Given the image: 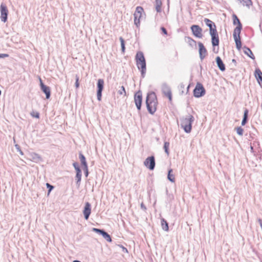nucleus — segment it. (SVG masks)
Here are the masks:
<instances>
[{"instance_id":"nucleus-34","label":"nucleus","mask_w":262,"mask_h":262,"mask_svg":"<svg viewBox=\"0 0 262 262\" xmlns=\"http://www.w3.org/2000/svg\"><path fill=\"white\" fill-rule=\"evenodd\" d=\"M92 231L102 235L105 230H104L103 229H98V228H93L92 229Z\"/></svg>"},{"instance_id":"nucleus-36","label":"nucleus","mask_w":262,"mask_h":262,"mask_svg":"<svg viewBox=\"0 0 262 262\" xmlns=\"http://www.w3.org/2000/svg\"><path fill=\"white\" fill-rule=\"evenodd\" d=\"M46 186L48 189V194H49L51 192V191L53 189L54 186L48 183H46Z\"/></svg>"},{"instance_id":"nucleus-40","label":"nucleus","mask_w":262,"mask_h":262,"mask_svg":"<svg viewBox=\"0 0 262 262\" xmlns=\"http://www.w3.org/2000/svg\"><path fill=\"white\" fill-rule=\"evenodd\" d=\"M15 147H16V148L17 149V151H18L19 152V153L21 154V155H23V151L21 150L20 149V146L18 145V144H16L15 145Z\"/></svg>"},{"instance_id":"nucleus-21","label":"nucleus","mask_w":262,"mask_h":262,"mask_svg":"<svg viewBox=\"0 0 262 262\" xmlns=\"http://www.w3.org/2000/svg\"><path fill=\"white\" fill-rule=\"evenodd\" d=\"M79 158L83 167L88 166L85 157L81 152L79 153Z\"/></svg>"},{"instance_id":"nucleus-22","label":"nucleus","mask_w":262,"mask_h":262,"mask_svg":"<svg viewBox=\"0 0 262 262\" xmlns=\"http://www.w3.org/2000/svg\"><path fill=\"white\" fill-rule=\"evenodd\" d=\"M161 226L162 229L165 231H168L169 230L168 224L167 221L163 218L161 220Z\"/></svg>"},{"instance_id":"nucleus-25","label":"nucleus","mask_w":262,"mask_h":262,"mask_svg":"<svg viewBox=\"0 0 262 262\" xmlns=\"http://www.w3.org/2000/svg\"><path fill=\"white\" fill-rule=\"evenodd\" d=\"M81 177H82V173L76 174V176H75L76 184L78 187H79L80 185Z\"/></svg>"},{"instance_id":"nucleus-16","label":"nucleus","mask_w":262,"mask_h":262,"mask_svg":"<svg viewBox=\"0 0 262 262\" xmlns=\"http://www.w3.org/2000/svg\"><path fill=\"white\" fill-rule=\"evenodd\" d=\"M158 103V100L156 93L154 92H151L148 93L146 98V103Z\"/></svg>"},{"instance_id":"nucleus-17","label":"nucleus","mask_w":262,"mask_h":262,"mask_svg":"<svg viewBox=\"0 0 262 262\" xmlns=\"http://www.w3.org/2000/svg\"><path fill=\"white\" fill-rule=\"evenodd\" d=\"M147 109L149 113H150L151 115L154 114V113L156 112L157 110V106L158 105V103H146Z\"/></svg>"},{"instance_id":"nucleus-20","label":"nucleus","mask_w":262,"mask_h":262,"mask_svg":"<svg viewBox=\"0 0 262 262\" xmlns=\"http://www.w3.org/2000/svg\"><path fill=\"white\" fill-rule=\"evenodd\" d=\"M249 111L248 109H245L244 113V116L242 121L241 125L244 126L248 121Z\"/></svg>"},{"instance_id":"nucleus-32","label":"nucleus","mask_w":262,"mask_h":262,"mask_svg":"<svg viewBox=\"0 0 262 262\" xmlns=\"http://www.w3.org/2000/svg\"><path fill=\"white\" fill-rule=\"evenodd\" d=\"M119 40L121 42V51L122 52H124L125 50V42H124V39L122 38V37H120Z\"/></svg>"},{"instance_id":"nucleus-26","label":"nucleus","mask_w":262,"mask_h":262,"mask_svg":"<svg viewBox=\"0 0 262 262\" xmlns=\"http://www.w3.org/2000/svg\"><path fill=\"white\" fill-rule=\"evenodd\" d=\"M162 4L161 0H156V9L157 12H161Z\"/></svg>"},{"instance_id":"nucleus-13","label":"nucleus","mask_w":262,"mask_h":262,"mask_svg":"<svg viewBox=\"0 0 262 262\" xmlns=\"http://www.w3.org/2000/svg\"><path fill=\"white\" fill-rule=\"evenodd\" d=\"M198 46L200 58L202 61L207 55V51L201 42H198Z\"/></svg>"},{"instance_id":"nucleus-51","label":"nucleus","mask_w":262,"mask_h":262,"mask_svg":"<svg viewBox=\"0 0 262 262\" xmlns=\"http://www.w3.org/2000/svg\"><path fill=\"white\" fill-rule=\"evenodd\" d=\"M189 85H188V86H187V92L188 91V89H189Z\"/></svg>"},{"instance_id":"nucleus-46","label":"nucleus","mask_w":262,"mask_h":262,"mask_svg":"<svg viewBox=\"0 0 262 262\" xmlns=\"http://www.w3.org/2000/svg\"><path fill=\"white\" fill-rule=\"evenodd\" d=\"M232 62L234 63L235 67L236 66L237 62H236V60L235 59H233L232 60Z\"/></svg>"},{"instance_id":"nucleus-6","label":"nucleus","mask_w":262,"mask_h":262,"mask_svg":"<svg viewBox=\"0 0 262 262\" xmlns=\"http://www.w3.org/2000/svg\"><path fill=\"white\" fill-rule=\"evenodd\" d=\"M144 12L143 8L141 6H138L136 8V10L134 14V24L137 27L140 26V19L142 16V13Z\"/></svg>"},{"instance_id":"nucleus-38","label":"nucleus","mask_w":262,"mask_h":262,"mask_svg":"<svg viewBox=\"0 0 262 262\" xmlns=\"http://www.w3.org/2000/svg\"><path fill=\"white\" fill-rule=\"evenodd\" d=\"M31 115L33 117H35L36 118H39V113L38 112H33L32 113H31Z\"/></svg>"},{"instance_id":"nucleus-11","label":"nucleus","mask_w":262,"mask_h":262,"mask_svg":"<svg viewBox=\"0 0 262 262\" xmlns=\"http://www.w3.org/2000/svg\"><path fill=\"white\" fill-rule=\"evenodd\" d=\"M191 30L192 32L193 35L199 38H202L203 37L202 29L196 25H193L191 26Z\"/></svg>"},{"instance_id":"nucleus-8","label":"nucleus","mask_w":262,"mask_h":262,"mask_svg":"<svg viewBox=\"0 0 262 262\" xmlns=\"http://www.w3.org/2000/svg\"><path fill=\"white\" fill-rule=\"evenodd\" d=\"M144 165L149 170H154L156 165L155 157L154 156L148 157L144 161Z\"/></svg>"},{"instance_id":"nucleus-15","label":"nucleus","mask_w":262,"mask_h":262,"mask_svg":"<svg viewBox=\"0 0 262 262\" xmlns=\"http://www.w3.org/2000/svg\"><path fill=\"white\" fill-rule=\"evenodd\" d=\"M91 213V205L89 202H86L83 210L84 217L85 220H88Z\"/></svg>"},{"instance_id":"nucleus-4","label":"nucleus","mask_w":262,"mask_h":262,"mask_svg":"<svg viewBox=\"0 0 262 262\" xmlns=\"http://www.w3.org/2000/svg\"><path fill=\"white\" fill-rule=\"evenodd\" d=\"M242 29V27H241V25H239V26H236L233 31V36L235 42L236 47L237 50H240L242 48V42L241 41L240 37V34Z\"/></svg>"},{"instance_id":"nucleus-3","label":"nucleus","mask_w":262,"mask_h":262,"mask_svg":"<svg viewBox=\"0 0 262 262\" xmlns=\"http://www.w3.org/2000/svg\"><path fill=\"white\" fill-rule=\"evenodd\" d=\"M194 120V117L188 114L180 119L181 127L186 133H190L192 129V124Z\"/></svg>"},{"instance_id":"nucleus-23","label":"nucleus","mask_w":262,"mask_h":262,"mask_svg":"<svg viewBox=\"0 0 262 262\" xmlns=\"http://www.w3.org/2000/svg\"><path fill=\"white\" fill-rule=\"evenodd\" d=\"M172 169H170L168 170V174H167V179L169 181L173 183L175 182V178H174V176L173 174H172Z\"/></svg>"},{"instance_id":"nucleus-49","label":"nucleus","mask_w":262,"mask_h":262,"mask_svg":"<svg viewBox=\"0 0 262 262\" xmlns=\"http://www.w3.org/2000/svg\"><path fill=\"white\" fill-rule=\"evenodd\" d=\"M73 262H80V261L78 260H75Z\"/></svg>"},{"instance_id":"nucleus-41","label":"nucleus","mask_w":262,"mask_h":262,"mask_svg":"<svg viewBox=\"0 0 262 262\" xmlns=\"http://www.w3.org/2000/svg\"><path fill=\"white\" fill-rule=\"evenodd\" d=\"M161 30L162 32V33L164 34V35H167V31L166 30V29L163 27H162L161 28Z\"/></svg>"},{"instance_id":"nucleus-19","label":"nucleus","mask_w":262,"mask_h":262,"mask_svg":"<svg viewBox=\"0 0 262 262\" xmlns=\"http://www.w3.org/2000/svg\"><path fill=\"white\" fill-rule=\"evenodd\" d=\"M243 50L244 53L246 55H247L249 57H250L252 59H255V56L249 48L245 46L243 48Z\"/></svg>"},{"instance_id":"nucleus-48","label":"nucleus","mask_w":262,"mask_h":262,"mask_svg":"<svg viewBox=\"0 0 262 262\" xmlns=\"http://www.w3.org/2000/svg\"><path fill=\"white\" fill-rule=\"evenodd\" d=\"M250 149H251V152H253V150H254L253 147L251 146H250Z\"/></svg>"},{"instance_id":"nucleus-2","label":"nucleus","mask_w":262,"mask_h":262,"mask_svg":"<svg viewBox=\"0 0 262 262\" xmlns=\"http://www.w3.org/2000/svg\"><path fill=\"white\" fill-rule=\"evenodd\" d=\"M135 60L138 69L141 71V77L143 78L146 72V66L145 59L142 52L138 51L137 52Z\"/></svg>"},{"instance_id":"nucleus-29","label":"nucleus","mask_w":262,"mask_h":262,"mask_svg":"<svg viewBox=\"0 0 262 262\" xmlns=\"http://www.w3.org/2000/svg\"><path fill=\"white\" fill-rule=\"evenodd\" d=\"M73 166L74 167V168L76 171V173H82L81 170L77 162H74L73 163Z\"/></svg>"},{"instance_id":"nucleus-31","label":"nucleus","mask_w":262,"mask_h":262,"mask_svg":"<svg viewBox=\"0 0 262 262\" xmlns=\"http://www.w3.org/2000/svg\"><path fill=\"white\" fill-rule=\"evenodd\" d=\"M186 39L187 40V42H188V44L190 46L193 47V46L194 45L196 44V41L193 39H192L191 37H186Z\"/></svg>"},{"instance_id":"nucleus-35","label":"nucleus","mask_w":262,"mask_h":262,"mask_svg":"<svg viewBox=\"0 0 262 262\" xmlns=\"http://www.w3.org/2000/svg\"><path fill=\"white\" fill-rule=\"evenodd\" d=\"M244 130L241 127H237L236 128V133L239 136H243Z\"/></svg>"},{"instance_id":"nucleus-39","label":"nucleus","mask_w":262,"mask_h":262,"mask_svg":"<svg viewBox=\"0 0 262 262\" xmlns=\"http://www.w3.org/2000/svg\"><path fill=\"white\" fill-rule=\"evenodd\" d=\"M75 87L76 88H78L79 86V77L77 75H76V81H75Z\"/></svg>"},{"instance_id":"nucleus-7","label":"nucleus","mask_w":262,"mask_h":262,"mask_svg":"<svg viewBox=\"0 0 262 262\" xmlns=\"http://www.w3.org/2000/svg\"><path fill=\"white\" fill-rule=\"evenodd\" d=\"M134 102L138 111H140L141 108L142 103V94L141 91L139 90L135 94Z\"/></svg>"},{"instance_id":"nucleus-5","label":"nucleus","mask_w":262,"mask_h":262,"mask_svg":"<svg viewBox=\"0 0 262 262\" xmlns=\"http://www.w3.org/2000/svg\"><path fill=\"white\" fill-rule=\"evenodd\" d=\"M205 89L203 84L200 82H198L193 90V95L196 98H200L203 96L205 94Z\"/></svg>"},{"instance_id":"nucleus-24","label":"nucleus","mask_w":262,"mask_h":262,"mask_svg":"<svg viewBox=\"0 0 262 262\" xmlns=\"http://www.w3.org/2000/svg\"><path fill=\"white\" fill-rule=\"evenodd\" d=\"M233 24L234 25H237V26H239L241 25V27H242V24H241L240 20L238 19L237 16L235 14H233Z\"/></svg>"},{"instance_id":"nucleus-28","label":"nucleus","mask_w":262,"mask_h":262,"mask_svg":"<svg viewBox=\"0 0 262 262\" xmlns=\"http://www.w3.org/2000/svg\"><path fill=\"white\" fill-rule=\"evenodd\" d=\"M102 236L106 241L108 242H112V238L111 236L105 231H104Z\"/></svg>"},{"instance_id":"nucleus-45","label":"nucleus","mask_w":262,"mask_h":262,"mask_svg":"<svg viewBox=\"0 0 262 262\" xmlns=\"http://www.w3.org/2000/svg\"><path fill=\"white\" fill-rule=\"evenodd\" d=\"M255 135L254 133H251L250 132V140H253L254 139V136Z\"/></svg>"},{"instance_id":"nucleus-50","label":"nucleus","mask_w":262,"mask_h":262,"mask_svg":"<svg viewBox=\"0 0 262 262\" xmlns=\"http://www.w3.org/2000/svg\"><path fill=\"white\" fill-rule=\"evenodd\" d=\"M181 86L182 88H184V85L183 84H181Z\"/></svg>"},{"instance_id":"nucleus-1","label":"nucleus","mask_w":262,"mask_h":262,"mask_svg":"<svg viewBox=\"0 0 262 262\" xmlns=\"http://www.w3.org/2000/svg\"><path fill=\"white\" fill-rule=\"evenodd\" d=\"M204 22L209 29V34L211 38L213 52L217 53L219 49H217V50L215 51V47L219 46L220 40L216 25L214 22L207 18H204Z\"/></svg>"},{"instance_id":"nucleus-14","label":"nucleus","mask_w":262,"mask_h":262,"mask_svg":"<svg viewBox=\"0 0 262 262\" xmlns=\"http://www.w3.org/2000/svg\"><path fill=\"white\" fill-rule=\"evenodd\" d=\"M39 81L41 91L45 94L46 99H49L51 96V89L50 87L44 84L40 78H39Z\"/></svg>"},{"instance_id":"nucleus-9","label":"nucleus","mask_w":262,"mask_h":262,"mask_svg":"<svg viewBox=\"0 0 262 262\" xmlns=\"http://www.w3.org/2000/svg\"><path fill=\"white\" fill-rule=\"evenodd\" d=\"M1 19L2 21L6 23L7 21L8 10L5 4L2 3L0 6Z\"/></svg>"},{"instance_id":"nucleus-33","label":"nucleus","mask_w":262,"mask_h":262,"mask_svg":"<svg viewBox=\"0 0 262 262\" xmlns=\"http://www.w3.org/2000/svg\"><path fill=\"white\" fill-rule=\"evenodd\" d=\"M118 93L121 95H123L124 96H126L125 88L123 86L120 87V89L118 90Z\"/></svg>"},{"instance_id":"nucleus-27","label":"nucleus","mask_w":262,"mask_h":262,"mask_svg":"<svg viewBox=\"0 0 262 262\" xmlns=\"http://www.w3.org/2000/svg\"><path fill=\"white\" fill-rule=\"evenodd\" d=\"M240 3L243 4V6H246L249 7L252 5V3L251 0H239Z\"/></svg>"},{"instance_id":"nucleus-54","label":"nucleus","mask_w":262,"mask_h":262,"mask_svg":"<svg viewBox=\"0 0 262 262\" xmlns=\"http://www.w3.org/2000/svg\"><path fill=\"white\" fill-rule=\"evenodd\" d=\"M1 93H2V92H1V91L0 90V95L1 94Z\"/></svg>"},{"instance_id":"nucleus-43","label":"nucleus","mask_w":262,"mask_h":262,"mask_svg":"<svg viewBox=\"0 0 262 262\" xmlns=\"http://www.w3.org/2000/svg\"><path fill=\"white\" fill-rule=\"evenodd\" d=\"M9 55L7 54H0V58L8 57Z\"/></svg>"},{"instance_id":"nucleus-44","label":"nucleus","mask_w":262,"mask_h":262,"mask_svg":"<svg viewBox=\"0 0 262 262\" xmlns=\"http://www.w3.org/2000/svg\"><path fill=\"white\" fill-rule=\"evenodd\" d=\"M119 246L122 248V250L124 252H126V253L128 252L127 249L126 248H125L124 246H123L122 245H119Z\"/></svg>"},{"instance_id":"nucleus-10","label":"nucleus","mask_w":262,"mask_h":262,"mask_svg":"<svg viewBox=\"0 0 262 262\" xmlns=\"http://www.w3.org/2000/svg\"><path fill=\"white\" fill-rule=\"evenodd\" d=\"M162 93L168 97L169 101L172 100V93L170 86L165 82L163 83L161 85Z\"/></svg>"},{"instance_id":"nucleus-52","label":"nucleus","mask_w":262,"mask_h":262,"mask_svg":"<svg viewBox=\"0 0 262 262\" xmlns=\"http://www.w3.org/2000/svg\"><path fill=\"white\" fill-rule=\"evenodd\" d=\"M260 227L261 228V230H262V224H261V225H260Z\"/></svg>"},{"instance_id":"nucleus-42","label":"nucleus","mask_w":262,"mask_h":262,"mask_svg":"<svg viewBox=\"0 0 262 262\" xmlns=\"http://www.w3.org/2000/svg\"><path fill=\"white\" fill-rule=\"evenodd\" d=\"M141 208L144 210V211H146V206H145V205L143 204V203H142L141 204Z\"/></svg>"},{"instance_id":"nucleus-53","label":"nucleus","mask_w":262,"mask_h":262,"mask_svg":"<svg viewBox=\"0 0 262 262\" xmlns=\"http://www.w3.org/2000/svg\"><path fill=\"white\" fill-rule=\"evenodd\" d=\"M253 130H254V131H255V132H256V130H255V128H253Z\"/></svg>"},{"instance_id":"nucleus-47","label":"nucleus","mask_w":262,"mask_h":262,"mask_svg":"<svg viewBox=\"0 0 262 262\" xmlns=\"http://www.w3.org/2000/svg\"><path fill=\"white\" fill-rule=\"evenodd\" d=\"M257 221L259 223V225H261V224H262V220L261 219H258L257 220Z\"/></svg>"},{"instance_id":"nucleus-18","label":"nucleus","mask_w":262,"mask_h":262,"mask_svg":"<svg viewBox=\"0 0 262 262\" xmlns=\"http://www.w3.org/2000/svg\"><path fill=\"white\" fill-rule=\"evenodd\" d=\"M216 64L219 69L222 72H224L226 70L225 65L220 56H217L215 58Z\"/></svg>"},{"instance_id":"nucleus-37","label":"nucleus","mask_w":262,"mask_h":262,"mask_svg":"<svg viewBox=\"0 0 262 262\" xmlns=\"http://www.w3.org/2000/svg\"><path fill=\"white\" fill-rule=\"evenodd\" d=\"M83 170L84 171L85 177H88L89 175L88 166H83Z\"/></svg>"},{"instance_id":"nucleus-30","label":"nucleus","mask_w":262,"mask_h":262,"mask_svg":"<svg viewBox=\"0 0 262 262\" xmlns=\"http://www.w3.org/2000/svg\"><path fill=\"white\" fill-rule=\"evenodd\" d=\"M169 143L168 142H165L164 144V149L165 150V153L167 154V156L169 155Z\"/></svg>"},{"instance_id":"nucleus-12","label":"nucleus","mask_w":262,"mask_h":262,"mask_svg":"<svg viewBox=\"0 0 262 262\" xmlns=\"http://www.w3.org/2000/svg\"><path fill=\"white\" fill-rule=\"evenodd\" d=\"M97 97L98 101L101 100L102 92L104 88V80L102 79H99L97 83Z\"/></svg>"}]
</instances>
